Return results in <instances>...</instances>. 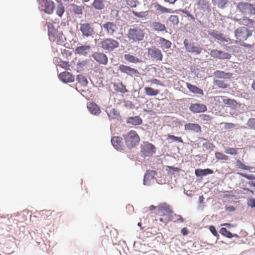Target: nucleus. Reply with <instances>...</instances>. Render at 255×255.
Wrapping results in <instances>:
<instances>
[{
    "label": "nucleus",
    "mask_w": 255,
    "mask_h": 255,
    "mask_svg": "<svg viewBox=\"0 0 255 255\" xmlns=\"http://www.w3.org/2000/svg\"><path fill=\"white\" fill-rule=\"evenodd\" d=\"M209 230L210 232L212 233V234L215 236L218 237L219 236L218 232H217L215 228L213 226H210L209 227Z\"/></svg>",
    "instance_id": "nucleus-58"
},
{
    "label": "nucleus",
    "mask_w": 255,
    "mask_h": 255,
    "mask_svg": "<svg viewBox=\"0 0 255 255\" xmlns=\"http://www.w3.org/2000/svg\"><path fill=\"white\" fill-rule=\"evenodd\" d=\"M90 49V46L89 45H82L76 48L75 53L79 55L86 56Z\"/></svg>",
    "instance_id": "nucleus-25"
},
{
    "label": "nucleus",
    "mask_w": 255,
    "mask_h": 255,
    "mask_svg": "<svg viewBox=\"0 0 255 255\" xmlns=\"http://www.w3.org/2000/svg\"><path fill=\"white\" fill-rule=\"evenodd\" d=\"M132 13H133V14L137 17H139V18H143V17H145L147 14H148V11H141V12H138L137 11H135L134 10H132Z\"/></svg>",
    "instance_id": "nucleus-44"
},
{
    "label": "nucleus",
    "mask_w": 255,
    "mask_h": 255,
    "mask_svg": "<svg viewBox=\"0 0 255 255\" xmlns=\"http://www.w3.org/2000/svg\"><path fill=\"white\" fill-rule=\"evenodd\" d=\"M59 66L61 67V68L65 69L66 70L69 69L70 68V64L67 61H61L59 63Z\"/></svg>",
    "instance_id": "nucleus-51"
},
{
    "label": "nucleus",
    "mask_w": 255,
    "mask_h": 255,
    "mask_svg": "<svg viewBox=\"0 0 255 255\" xmlns=\"http://www.w3.org/2000/svg\"><path fill=\"white\" fill-rule=\"evenodd\" d=\"M151 27L155 31H164L167 32L166 30V27L164 24L160 22H153L151 24Z\"/></svg>",
    "instance_id": "nucleus-26"
},
{
    "label": "nucleus",
    "mask_w": 255,
    "mask_h": 255,
    "mask_svg": "<svg viewBox=\"0 0 255 255\" xmlns=\"http://www.w3.org/2000/svg\"><path fill=\"white\" fill-rule=\"evenodd\" d=\"M185 85L189 90L192 93L203 95L204 93L203 90L197 87L196 86L192 85L189 83H186Z\"/></svg>",
    "instance_id": "nucleus-24"
},
{
    "label": "nucleus",
    "mask_w": 255,
    "mask_h": 255,
    "mask_svg": "<svg viewBox=\"0 0 255 255\" xmlns=\"http://www.w3.org/2000/svg\"><path fill=\"white\" fill-rule=\"evenodd\" d=\"M127 35L130 41H140L144 39L145 32L144 29L140 28L139 26H133L128 30Z\"/></svg>",
    "instance_id": "nucleus-2"
},
{
    "label": "nucleus",
    "mask_w": 255,
    "mask_h": 255,
    "mask_svg": "<svg viewBox=\"0 0 255 255\" xmlns=\"http://www.w3.org/2000/svg\"><path fill=\"white\" fill-rule=\"evenodd\" d=\"M247 125L250 128L255 129V119H249L247 122Z\"/></svg>",
    "instance_id": "nucleus-52"
},
{
    "label": "nucleus",
    "mask_w": 255,
    "mask_h": 255,
    "mask_svg": "<svg viewBox=\"0 0 255 255\" xmlns=\"http://www.w3.org/2000/svg\"><path fill=\"white\" fill-rule=\"evenodd\" d=\"M47 27L50 40L58 44H61L63 42V34L55 29L51 23H48Z\"/></svg>",
    "instance_id": "nucleus-4"
},
{
    "label": "nucleus",
    "mask_w": 255,
    "mask_h": 255,
    "mask_svg": "<svg viewBox=\"0 0 255 255\" xmlns=\"http://www.w3.org/2000/svg\"><path fill=\"white\" fill-rule=\"evenodd\" d=\"M64 11V7L62 4H60L57 6L56 13L59 16L61 17Z\"/></svg>",
    "instance_id": "nucleus-50"
},
{
    "label": "nucleus",
    "mask_w": 255,
    "mask_h": 255,
    "mask_svg": "<svg viewBox=\"0 0 255 255\" xmlns=\"http://www.w3.org/2000/svg\"><path fill=\"white\" fill-rule=\"evenodd\" d=\"M148 82L149 83H150L151 84H157V85L160 84L159 80H158L156 79H152L151 80H149Z\"/></svg>",
    "instance_id": "nucleus-64"
},
{
    "label": "nucleus",
    "mask_w": 255,
    "mask_h": 255,
    "mask_svg": "<svg viewBox=\"0 0 255 255\" xmlns=\"http://www.w3.org/2000/svg\"><path fill=\"white\" fill-rule=\"evenodd\" d=\"M184 44L186 50L191 53H194L197 55L200 54L202 51V48L195 46L193 43H191L187 39L184 40Z\"/></svg>",
    "instance_id": "nucleus-11"
},
{
    "label": "nucleus",
    "mask_w": 255,
    "mask_h": 255,
    "mask_svg": "<svg viewBox=\"0 0 255 255\" xmlns=\"http://www.w3.org/2000/svg\"><path fill=\"white\" fill-rule=\"evenodd\" d=\"M59 78L63 82L70 83L74 81L75 77L69 72L65 71L59 74Z\"/></svg>",
    "instance_id": "nucleus-18"
},
{
    "label": "nucleus",
    "mask_w": 255,
    "mask_h": 255,
    "mask_svg": "<svg viewBox=\"0 0 255 255\" xmlns=\"http://www.w3.org/2000/svg\"><path fill=\"white\" fill-rule=\"evenodd\" d=\"M153 171H148L146 172V173L145 174L144 176V179H143V184L144 185H147L148 183H147V180L148 179V178L150 176V174L152 173H153Z\"/></svg>",
    "instance_id": "nucleus-55"
},
{
    "label": "nucleus",
    "mask_w": 255,
    "mask_h": 255,
    "mask_svg": "<svg viewBox=\"0 0 255 255\" xmlns=\"http://www.w3.org/2000/svg\"><path fill=\"white\" fill-rule=\"evenodd\" d=\"M42 6L44 7L43 10L45 13L51 14L53 12L54 3L51 0H43Z\"/></svg>",
    "instance_id": "nucleus-19"
},
{
    "label": "nucleus",
    "mask_w": 255,
    "mask_h": 255,
    "mask_svg": "<svg viewBox=\"0 0 255 255\" xmlns=\"http://www.w3.org/2000/svg\"><path fill=\"white\" fill-rule=\"evenodd\" d=\"M235 20L238 22H239V23H241V19H236ZM242 20V24H244L245 25H246L247 26L250 27L253 26L254 23L255 22L254 20L250 19L249 18L247 17V16L243 17Z\"/></svg>",
    "instance_id": "nucleus-29"
},
{
    "label": "nucleus",
    "mask_w": 255,
    "mask_h": 255,
    "mask_svg": "<svg viewBox=\"0 0 255 255\" xmlns=\"http://www.w3.org/2000/svg\"><path fill=\"white\" fill-rule=\"evenodd\" d=\"M200 118L202 121H210L212 120V118L209 115L202 114L200 116Z\"/></svg>",
    "instance_id": "nucleus-56"
},
{
    "label": "nucleus",
    "mask_w": 255,
    "mask_h": 255,
    "mask_svg": "<svg viewBox=\"0 0 255 255\" xmlns=\"http://www.w3.org/2000/svg\"><path fill=\"white\" fill-rule=\"evenodd\" d=\"M181 11H182V12L183 13H185V14H186V15H187L188 17H190L191 19H192V20H194L195 18H194V16H193L192 14H191V13H190L188 11H187V10H186V9L182 10Z\"/></svg>",
    "instance_id": "nucleus-60"
},
{
    "label": "nucleus",
    "mask_w": 255,
    "mask_h": 255,
    "mask_svg": "<svg viewBox=\"0 0 255 255\" xmlns=\"http://www.w3.org/2000/svg\"><path fill=\"white\" fill-rule=\"evenodd\" d=\"M215 155L218 160L227 161L229 159L227 155L220 152H216Z\"/></svg>",
    "instance_id": "nucleus-41"
},
{
    "label": "nucleus",
    "mask_w": 255,
    "mask_h": 255,
    "mask_svg": "<svg viewBox=\"0 0 255 255\" xmlns=\"http://www.w3.org/2000/svg\"><path fill=\"white\" fill-rule=\"evenodd\" d=\"M126 144L128 148H131L138 144L140 138L135 131L130 130L124 135Z\"/></svg>",
    "instance_id": "nucleus-3"
},
{
    "label": "nucleus",
    "mask_w": 255,
    "mask_h": 255,
    "mask_svg": "<svg viewBox=\"0 0 255 255\" xmlns=\"http://www.w3.org/2000/svg\"><path fill=\"white\" fill-rule=\"evenodd\" d=\"M186 83V82H185L184 81L180 80L177 82V83L176 84V86H177V88L180 89L182 88V84H185Z\"/></svg>",
    "instance_id": "nucleus-62"
},
{
    "label": "nucleus",
    "mask_w": 255,
    "mask_h": 255,
    "mask_svg": "<svg viewBox=\"0 0 255 255\" xmlns=\"http://www.w3.org/2000/svg\"><path fill=\"white\" fill-rule=\"evenodd\" d=\"M142 120L139 116L129 117L127 119V123L134 126L139 125L142 123Z\"/></svg>",
    "instance_id": "nucleus-28"
},
{
    "label": "nucleus",
    "mask_w": 255,
    "mask_h": 255,
    "mask_svg": "<svg viewBox=\"0 0 255 255\" xmlns=\"http://www.w3.org/2000/svg\"><path fill=\"white\" fill-rule=\"evenodd\" d=\"M115 90L118 92L125 93L128 92V90L126 89V87L125 85L123 84L122 83L120 84H115L114 85Z\"/></svg>",
    "instance_id": "nucleus-37"
},
{
    "label": "nucleus",
    "mask_w": 255,
    "mask_h": 255,
    "mask_svg": "<svg viewBox=\"0 0 255 255\" xmlns=\"http://www.w3.org/2000/svg\"><path fill=\"white\" fill-rule=\"evenodd\" d=\"M109 117L112 119H118L120 117V112L115 109H112L108 113Z\"/></svg>",
    "instance_id": "nucleus-39"
},
{
    "label": "nucleus",
    "mask_w": 255,
    "mask_h": 255,
    "mask_svg": "<svg viewBox=\"0 0 255 255\" xmlns=\"http://www.w3.org/2000/svg\"><path fill=\"white\" fill-rule=\"evenodd\" d=\"M124 58L126 61L131 63H137L141 62V60L140 59L129 54H125Z\"/></svg>",
    "instance_id": "nucleus-30"
},
{
    "label": "nucleus",
    "mask_w": 255,
    "mask_h": 255,
    "mask_svg": "<svg viewBox=\"0 0 255 255\" xmlns=\"http://www.w3.org/2000/svg\"><path fill=\"white\" fill-rule=\"evenodd\" d=\"M127 4L129 7H135L139 3L137 0H125Z\"/></svg>",
    "instance_id": "nucleus-48"
},
{
    "label": "nucleus",
    "mask_w": 255,
    "mask_h": 255,
    "mask_svg": "<svg viewBox=\"0 0 255 255\" xmlns=\"http://www.w3.org/2000/svg\"><path fill=\"white\" fill-rule=\"evenodd\" d=\"M119 69L122 73L127 74L131 77L133 76H137L139 74L137 70L123 64L119 66Z\"/></svg>",
    "instance_id": "nucleus-14"
},
{
    "label": "nucleus",
    "mask_w": 255,
    "mask_h": 255,
    "mask_svg": "<svg viewBox=\"0 0 255 255\" xmlns=\"http://www.w3.org/2000/svg\"><path fill=\"white\" fill-rule=\"evenodd\" d=\"M220 233L223 236L228 238H232L233 237V234L230 231H227L225 228H221L220 230Z\"/></svg>",
    "instance_id": "nucleus-42"
},
{
    "label": "nucleus",
    "mask_w": 255,
    "mask_h": 255,
    "mask_svg": "<svg viewBox=\"0 0 255 255\" xmlns=\"http://www.w3.org/2000/svg\"><path fill=\"white\" fill-rule=\"evenodd\" d=\"M215 76L220 78H230L232 77V74L230 73H225L223 71H217L215 72Z\"/></svg>",
    "instance_id": "nucleus-32"
},
{
    "label": "nucleus",
    "mask_w": 255,
    "mask_h": 255,
    "mask_svg": "<svg viewBox=\"0 0 255 255\" xmlns=\"http://www.w3.org/2000/svg\"><path fill=\"white\" fill-rule=\"evenodd\" d=\"M236 37L235 43L240 45L248 48H252L254 44H248L245 42L248 38L251 37L253 34V30L246 27L242 26L237 28L234 32Z\"/></svg>",
    "instance_id": "nucleus-1"
},
{
    "label": "nucleus",
    "mask_w": 255,
    "mask_h": 255,
    "mask_svg": "<svg viewBox=\"0 0 255 255\" xmlns=\"http://www.w3.org/2000/svg\"><path fill=\"white\" fill-rule=\"evenodd\" d=\"M92 56L100 64L106 65L108 63V57L103 52H95L92 54Z\"/></svg>",
    "instance_id": "nucleus-15"
},
{
    "label": "nucleus",
    "mask_w": 255,
    "mask_h": 255,
    "mask_svg": "<svg viewBox=\"0 0 255 255\" xmlns=\"http://www.w3.org/2000/svg\"><path fill=\"white\" fill-rule=\"evenodd\" d=\"M212 1L214 5L221 8H224L228 1V0H212Z\"/></svg>",
    "instance_id": "nucleus-33"
},
{
    "label": "nucleus",
    "mask_w": 255,
    "mask_h": 255,
    "mask_svg": "<svg viewBox=\"0 0 255 255\" xmlns=\"http://www.w3.org/2000/svg\"><path fill=\"white\" fill-rule=\"evenodd\" d=\"M237 8L245 15L255 14V6L252 3L246 2H240L237 5Z\"/></svg>",
    "instance_id": "nucleus-5"
},
{
    "label": "nucleus",
    "mask_w": 255,
    "mask_h": 255,
    "mask_svg": "<svg viewBox=\"0 0 255 255\" xmlns=\"http://www.w3.org/2000/svg\"><path fill=\"white\" fill-rule=\"evenodd\" d=\"M236 166L238 168H241L244 170H250L251 167L249 166L244 164L240 160H238L236 162Z\"/></svg>",
    "instance_id": "nucleus-43"
},
{
    "label": "nucleus",
    "mask_w": 255,
    "mask_h": 255,
    "mask_svg": "<svg viewBox=\"0 0 255 255\" xmlns=\"http://www.w3.org/2000/svg\"><path fill=\"white\" fill-rule=\"evenodd\" d=\"M210 54L212 57L219 59H229L231 57V55L228 52L217 49L211 50Z\"/></svg>",
    "instance_id": "nucleus-13"
},
{
    "label": "nucleus",
    "mask_w": 255,
    "mask_h": 255,
    "mask_svg": "<svg viewBox=\"0 0 255 255\" xmlns=\"http://www.w3.org/2000/svg\"><path fill=\"white\" fill-rule=\"evenodd\" d=\"M215 84L217 85L219 88L222 89H226L229 87V85L223 81L220 80H216L215 81Z\"/></svg>",
    "instance_id": "nucleus-46"
},
{
    "label": "nucleus",
    "mask_w": 255,
    "mask_h": 255,
    "mask_svg": "<svg viewBox=\"0 0 255 255\" xmlns=\"http://www.w3.org/2000/svg\"><path fill=\"white\" fill-rule=\"evenodd\" d=\"M172 213L170 206L166 203H161L157 207V214L159 216L170 218Z\"/></svg>",
    "instance_id": "nucleus-7"
},
{
    "label": "nucleus",
    "mask_w": 255,
    "mask_h": 255,
    "mask_svg": "<svg viewBox=\"0 0 255 255\" xmlns=\"http://www.w3.org/2000/svg\"><path fill=\"white\" fill-rule=\"evenodd\" d=\"M119 46V43L115 39L111 38L104 39L101 42V47L105 50L113 51Z\"/></svg>",
    "instance_id": "nucleus-6"
},
{
    "label": "nucleus",
    "mask_w": 255,
    "mask_h": 255,
    "mask_svg": "<svg viewBox=\"0 0 255 255\" xmlns=\"http://www.w3.org/2000/svg\"><path fill=\"white\" fill-rule=\"evenodd\" d=\"M167 170L170 172V169L172 170L173 172H178L180 170L179 168L177 167H173L169 166H167Z\"/></svg>",
    "instance_id": "nucleus-63"
},
{
    "label": "nucleus",
    "mask_w": 255,
    "mask_h": 255,
    "mask_svg": "<svg viewBox=\"0 0 255 255\" xmlns=\"http://www.w3.org/2000/svg\"><path fill=\"white\" fill-rule=\"evenodd\" d=\"M158 220L163 223L164 225H166V224L171 220V219L169 217L160 216V217L159 218Z\"/></svg>",
    "instance_id": "nucleus-54"
},
{
    "label": "nucleus",
    "mask_w": 255,
    "mask_h": 255,
    "mask_svg": "<svg viewBox=\"0 0 255 255\" xmlns=\"http://www.w3.org/2000/svg\"><path fill=\"white\" fill-rule=\"evenodd\" d=\"M105 0H94L92 6L97 9L101 10L105 7Z\"/></svg>",
    "instance_id": "nucleus-31"
},
{
    "label": "nucleus",
    "mask_w": 255,
    "mask_h": 255,
    "mask_svg": "<svg viewBox=\"0 0 255 255\" xmlns=\"http://www.w3.org/2000/svg\"><path fill=\"white\" fill-rule=\"evenodd\" d=\"M226 98V96H219L215 97L214 99L216 105H218L219 106H223L224 105H225Z\"/></svg>",
    "instance_id": "nucleus-36"
},
{
    "label": "nucleus",
    "mask_w": 255,
    "mask_h": 255,
    "mask_svg": "<svg viewBox=\"0 0 255 255\" xmlns=\"http://www.w3.org/2000/svg\"><path fill=\"white\" fill-rule=\"evenodd\" d=\"M213 173V171L210 169H197L195 170V174L197 177L206 176Z\"/></svg>",
    "instance_id": "nucleus-27"
},
{
    "label": "nucleus",
    "mask_w": 255,
    "mask_h": 255,
    "mask_svg": "<svg viewBox=\"0 0 255 255\" xmlns=\"http://www.w3.org/2000/svg\"><path fill=\"white\" fill-rule=\"evenodd\" d=\"M237 103L236 101L233 99H230L226 97L225 105H228L231 107H235L236 106Z\"/></svg>",
    "instance_id": "nucleus-47"
},
{
    "label": "nucleus",
    "mask_w": 255,
    "mask_h": 255,
    "mask_svg": "<svg viewBox=\"0 0 255 255\" xmlns=\"http://www.w3.org/2000/svg\"><path fill=\"white\" fill-rule=\"evenodd\" d=\"M169 21L173 25H177L179 23V18L178 16L175 15H171L168 18Z\"/></svg>",
    "instance_id": "nucleus-45"
},
{
    "label": "nucleus",
    "mask_w": 255,
    "mask_h": 255,
    "mask_svg": "<svg viewBox=\"0 0 255 255\" xmlns=\"http://www.w3.org/2000/svg\"><path fill=\"white\" fill-rule=\"evenodd\" d=\"M186 130H192L197 133L201 132V127L198 124L187 123L185 125Z\"/></svg>",
    "instance_id": "nucleus-22"
},
{
    "label": "nucleus",
    "mask_w": 255,
    "mask_h": 255,
    "mask_svg": "<svg viewBox=\"0 0 255 255\" xmlns=\"http://www.w3.org/2000/svg\"><path fill=\"white\" fill-rule=\"evenodd\" d=\"M238 174L248 180H255V175L254 174H247L244 173H238Z\"/></svg>",
    "instance_id": "nucleus-53"
},
{
    "label": "nucleus",
    "mask_w": 255,
    "mask_h": 255,
    "mask_svg": "<svg viewBox=\"0 0 255 255\" xmlns=\"http://www.w3.org/2000/svg\"><path fill=\"white\" fill-rule=\"evenodd\" d=\"M248 204L249 206H250L252 208L255 207V199H253V198L250 199L248 202Z\"/></svg>",
    "instance_id": "nucleus-61"
},
{
    "label": "nucleus",
    "mask_w": 255,
    "mask_h": 255,
    "mask_svg": "<svg viewBox=\"0 0 255 255\" xmlns=\"http://www.w3.org/2000/svg\"><path fill=\"white\" fill-rule=\"evenodd\" d=\"M189 110L193 113H200L206 112L207 108L204 104L195 103L190 105Z\"/></svg>",
    "instance_id": "nucleus-17"
},
{
    "label": "nucleus",
    "mask_w": 255,
    "mask_h": 255,
    "mask_svg": "<svg viewBox=\"0 0 255 255\" xmlns=\"http://www.w3.org/2000/svg\"><path fill=\"white\" fill-rule=\"evenodd\" d=\"M72 10L76 14H81L84 8L82 5H77L75 4H71V6Z\"/></svg>",
    "instance_id": "nucleus-34"
},
{
    "label": "nucleus",
    "mask_w": 255,
    "mask_h": 255,
    "mask_svg": "<svg viewBox=\"0 0 255 255\" xmlns=\"http://www.w3.org/2000/svg\"><path fill=\"white\" fill-rule=\"evenodd\" d=\"M147 53L148 56L153 60L157 61H161L163 59V54L161 51L155 47L151 46L147 49Z\"/></svg>",
    "instance_id": "nucleus-8"
},
{
    "label": "nucleus",
    "mask_w": 255,
    "mask_h": 255,
    "mask_svg": "<svg viewBox=\"0 0 255 255\" xmlns=\"http://www.w3.org/2000/svg\"><path fill=\"white\" fill-rule=\"evenodd\" d=\"M79 30L82 32V35L87 37L92 36L95 33L93 25L87 22L81 23Z\"/></svg>",
    "instance_id": "nucleus-9"
},
{
    "label": "nucleus",
    "mask_w": 255,
    "mask_h": 255,
    "mask_svg": "<svg viewBox=\"0 0 255 255\" xmlns=\"http://www.w3.org/2000/svg\"><path fill=\"white\" fill-rule=\"evenodd\" d=\"M167 139H171L172 141H178L179 142L183 143V139L181 137L175 136L173 135L168 134L167 135Z\"/></svg>",
    "instance_id": "nucleus-49"
},
{
    "label": "nucleus",
    "mask_w": 255,
    "mask_h": 255,
    "mask_svg": "<svg viewBox=\"0 0 255 255\" xmlns=\"http://www.w3.org/2000/svg\"><path fill=\"white\" fill-rule=\"evenodd\" d=\"M238 148L227 147L225 149V152L228 154L236 155L238 153Z\"/></svg>",
    "instance_id": "nucleus-40"
},
{
    "label": "nucleus",
    "mask_w": 255,
    "mask_h": 255,
    "mask_svg": "<svg viewBox=\"0 0 255 255\" xmlns=\"http://www.w3.org/2000/svg\"><path fill=\"white\" fill-rule=\"evenodd\" d=\"M111 142L114 147L117 150L123 149L122 138L119 136H114L111 139Z\"/></svg>",
    "instance_id": "nucleus-23"
},
{
    "label": "nucleus",
    "mask_w": 255,
    "mask_h": 255,
    "mask_svg": "<svg viewBox=\"0 0 255 255\" xmlns=\"http://www.w3.org/2000/svg\"><path fill=\"white\" fill-rule=\"evenodd\" d=\"M174 217L175 218V220H174V222L176 221H179L181 223H183L184 221V219L182 217L181 215H174Z\"/></svg>",
    "instance_id": "nucleus-59"
},
{
    "label": "nucleus",
    "mask_w": 255,
    "mask_h": 255,
    "mask_svg": "<svg viewBox=\"0 0 255 255\" xmlns=\"http://www.w3.org/2000/svg\"><path fill=\"white\" fill-rule=\"evenodd\" d=\"M87 107L90 112V113L95 115H99L101 110L99 107L94 102H89L87 104Z\"/></svg>",
    "instance_id": "nucleus-20"
},
{
    "label": "nucleus",
    "mask_w": 255,
    "mask_h": 255,
    "mask_svg": "<svg viewBox=\"0 0 255 255\" xmlns=\"http://www.w3.org/2000/svg\"><path fill=\"white\" fill-rule=\"evenodd\" d=\"M224 127L226 129L233 128L236 127V125L233 123H224Z\"/></svg>",
    "instance_id": "nucleus-57"
},
{
    "label": "nucleus",
    "mask_w": 255,
    "mask_h": 255,
    "mask_svg": "<svg viewBox=\"0 0 255 255\" xmlns=\"http://www.w3.org/2000/svg\"><path fill=\"white\" fill-rule=\"evenodd\" d=\"M209 35L221 42L231 43L232 40L229 37H226L223 33H220L216 30H213L209 31Z\"/></svg>",
    "instance_id": "nucleus-16"
},
{
    "label": "nucleus",
    "mask_w": 255,
    "mask_h": 255,
    "mask_svg": "<svg viewBox=\"0 0 255 255\" xmlns=\"http://www.w3.org/2000/svg\"><path fill=\"white\" fill-rule=\"evenodd\" d=\"M155 7L157 11L161 13H170L171 12V9L167 8L165 7L162 6L159 4H156Z\"/></svg>",
    "instance_id": "nucleus-38"
},
{
    "label": "nucleus",
    "mask_w": 255,
    "mask_h": 255,
    "mask_svg": "<svg viewBox=\"0 0 255 255\" xmlns=\"http://www.w3.org/2000/svg\"><path fill=\"white\" fill-rule=\"evenodd\" d=\"M102 28L104 29L105 31L108 35L114 36L118 30V26L117 24L114 22L108 21L104 23L102 25Z\"/></svg>",
    "instance_id": "nucleus-10"
},
{
    "label": "nucleus",
    "mask_w": 255,
    "mask_h": 255,
    "mask_svg": "<svg viewBox=\"0 0 255 255\" xmlns=\"http://www.w3.org/2000/svg\"><path fill=\"white\" fill-rule=\"evenodd\" d=\"M145 94L148 96H156L159 94L158 90H155L151 87H146L144 88Z\"/></svg>",
    "instance_id": "nucleus-35"
},
{
    "label": "nucleus",
    "mask_w": 255,
    "mask_h": 255,
    "mask_svg": "<svg viewBox=\"0 0 255 255\" xmlns=\"http://www.w3.org/2000/svg\"><path fill=\"white\" fill-rule=\"evenodd\" d=\"M156 152V147L150 143H145L141 150V152L144 157L151 156Z\"/></svg>",
    "instance_id": "nucleus-12"
},
{
    "label": "nucleus",
    "mask_w": 255,
    "mask_h": 255,
    "mask_svg": "<svg viewBox=\"0 0 255 255\" xmlns=\"http://www.w3.org/2000/svg\"><path fill=\"white\" fill-rule=\"evenodd\" d=\"M157 42L163 50L168 49L171 47L172 44L171 41L161 37H157Z\"/></svg>",
    "instance_id": "nucleus-21"
}]
</instances>
